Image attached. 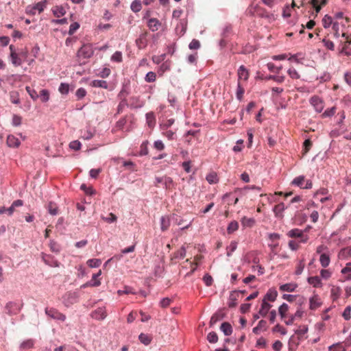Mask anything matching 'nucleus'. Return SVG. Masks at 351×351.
I'll return each instance as SVG.
<instances>
[{"label":"nucleus","instance_id":"f257e3e1","mask_svg":"<svg viewBox=\"0 0 351 351\" xmlns=\"http://www.w3.org/2000/svg\"><path fill=\"white\" fill-rule=\"evenodd\" d=\"M47 0L39 1L34 5H29L25 8V12L27 14L34 16L36 14V12L41 13L46 7Z\"/></svg>","mask_w":351,"mask_h":351},{"label":"nucleus","instance_id":"f03ea898","mask_svg":"<svg viewBox=\"0 0 351 351\" xmlns=\"http://www.w3.org/2000/svg\"><path fill=\"white\" fill-rule=\"evenodd\" d=\"M94 54L91 44H84L77 52V56L83 58H90Z\"/></svg>","mask_w":351,"mask_h":351},{"label":"nucleus","instance_id":"7ed1b4c3","mask_svg":"<svg viewBox=\"0 0 351 351\" xmlns=\"http://www.w3.org/2000/svg\"><path fill=\"white\" fill-rule=\"evenodd\" d=\"M278 295V292L274 289H270L267 292V293L264 295V298L262 301V304L261 307H271V306L268 303V301L273 302L276 300Z\"/></svg>","mask_w":351,"mask_h":351},{"label":"nucleus","instance_id":"20e7f679","mask_svg":"<svg viewBox=\"0 0 351 351\" xmlns=\"http://www.w3.org/2000/svg\"><path fill=\"white\" fill-rule=\"evenodd\" d=\"M304 232H306V230H302L298 228H293L287 232V236L291 238H300V242L304 243H306L308 240V235L304 234Z\"/></svg>","mask_w":351,"mask_h":351},{"label":"nucleus","instance_id":"39448f33","mask_svg":"<svg viewBox=\"0 0 351 351\" xmlns=\"http://www.w3.org/2000/svg\"><path fill=\"white\" fill-rule=\"evenodd\" d=\"M309 101L317 112L319 113L323 110L324 107V101L319 97L314 95L311 97Z\"/></svg>","mask_w":351,"mask_h":351},{"label":"nucleus","instance_id":"423d86ee","mask_svg":"<svg viewBox=\"0 0 351 351\" xmlns=\"http://www.w3.org/2000/svg\"><path fill=\"white\" fill-rule=\"evenodd\" d=\"M145 105V101L140 97L133 96L130 98L128 106L132 109L141 108Z\"/></svg>","mask_w":351,"mask_h":351},{"label":"nucleus","instance_id":"0eeeda50","mask_svg":"<svg viewBox=\"0 0 351 351\" xmlns=\"http://www.w3.org/2000/svg\"><path fill=\"white\" fill-rule=\"evenodd\" d=\"M45 313L51 318L64 321L65 315L58 311L57 308H45Z\"/></svg>","mask_w":351,"mask_h":351},{"label":"nucleus","instance_id":"6e6552de","mask_svg":"<svg viewBox=\"0 0 351 351\" xmlns=\"http://www.w3.org/2000/svg\"><path fill=\"white\" fill-rule=\"evenodd\" d=\"M42 259L46 265L50 267H58L60 265V263L51 255L43 254Z\"/></svg>","mask_w":351,"mask_h":351},{"label":"nucleus","instance_id":"1a4fd4ad","mask_svg":"<svg viewBox=\"0 0 351 351\" xmlns=\"http://www.w3.org/2000/svg\"><path fill=\"white\" fill-rule=\"evenodd\" d=\"M90 316L95 319L102 320L107 316V313L104 308H96L91 312Z\"/></svg>","mask_w":351,"mask_h":351},{"label":"nucleus","instance_id":"9d476101","mask_svg":"<svg viewBox=\"0 0 351 351\" xmlns=\"http://www.w3.org/2000/svg\"><path fill=\"white\" fill-rule=\"evenodd\" d=\"M101 271H99L97 274H94L92 276V279L87 282L86 283L82 285V288H85L86 287H98L100 285L101 282L97 280V278L101 275Z\"/></svg>","mask_w":351,"mask_h":351},{"label":"nucleus","instance_id":"9b49d317","mask_svg":"<svg viewBox=\"0 0 351 351\" xmlns=\"http://www.w3.org/2000/svg\"><path fill=\"white\" fill-rule=\"evenodd\" d=\"M238 79L239 81L240 80H243L244 81H247L249 78V71L246 69V67L244 65H241L239 66L238 71Z\"/></svg>","mask_w":351,"mask_h":351},{"label":"nucleus","instance_id":"f8f14e48","mask_svg":"<svg viewBox=\"0 0 351 351\" xmlns=\"http://www.w3.org/2000/svg\"><path fill=\"white\" fill-rule=\"evenodd\" d=\"M241 293L239 291H232L230 294L228 298V307H234L237 305V298L240 295Z\"/></svg>","mask_w":351,"mask_h":351},{"label":"nucleus","instance_id":"ddd939ff","mask_svg":"<svg viewBox=\"0 0 351 351\" xmlns=\"http://www.w3.org/2000/svg\"><path fill=\"white\" fill-rule=\"evenodd\" d=\"M146 37H147V35L145 33L141 34L139 36V37L136 40V44L138 49H144L147 46V41Z\"/></svg>","mask_w":351,"mask_h":351},{"label":"nucleus","instance_id":"4468645a","mask_svg":"<svg viewBox=\"0 0 351 351\" xmlns=\"http://www.w3.org/2000/svg\"><path fill=\"white\" fill-rule=\"evenodd\" d=\"M21 144L19 138L15 137L14 135H8L7 137V145L10 147H18Z\"/></svg>","mask_w":351,"mask_h":351},{"label":"nucleus","instance_id":"2eb2a0df","mask_svg":"<svg viewBox=\"0 0 351 351\" xmlns=\"http://www.w3.org/2000/svg\"><path fill=\"white\" fill-rule=\"evenodd\" d=\"M161 23L160 21L155 18H152L148 20L147 25L152 32H156L158 29Z\"/></svg>","mask_w":351,"mask_h":351},{"label":"nucleus","instance_id":"dca6fc26","mask_svg":"<svg viewBox=\"0 0 351 351\" xmlns=\"http://www.w3.org/2000/svg\"><path fill=\"white\" fill-rule=\"evenodd\" d=\"M300 341L301 339H298L296 336H292L288 343L289 350L295 351L299 346Z\"/></svg>","mask_w":351,"mask_h":351},{"label":"nucleus","instance_id":"f3484780","mask_svg":"<svg viewBox=\"0 0 351 351\" xmlns=\"http://www.w3.org/2000/svg\"><path fill=\"white\" fill-rule=\"evenodd\" d=\"M51 11L57 18L63 16L66 14V10L62 5H56L52 8Z\"/></svg>","mask_w":351,"mask_h":351},{"label":"nucleus","instance_id":"a211bd4d","mask_svg":"<svg viewBox=\"0 0 351 351\" xmlns=\"http://www.w3.org/2000/svg\"><path fill=\"white\" fill-rule=\"evenodd\" d=\"M186 248L184 246H182L179 250L175 252L171 256V260L174 259H183L186 256Z\"/></svg>","mask_w":351,"mask_h":351},{"label":"nucleus","instance_id":"6ab92c4d","mask_svg":"<svg viewBox=\"0 0 351 351\" xmlns=\"http://www.w3.org/2000/svg\"><path fill=\"white\" fill-rule=\"evenodd\" d=\"M307 281L314 287H321L322 286V280L317 276L308 277Z\"/></svg>","mask_w":351,"mask_h":351},{"label":"nucleus","instance_id":"aec40b11","mask_svg":"<svg viewBox=\"0 0 351 351\" xmlns=\"http://www.w3.org/2000/svg\"><path fill=\"white\" fill-rule=\"evenodd\" d=\"M90 86L93 87L103 88L107 89L108 88V82L102 80H94L90 82Z\"/></svg>","mask_w":351,"mask_h":351},{"label":"nucleus","instance_id":"412c9836","mask_svg":"<svg viewBox=\"0 0 351 351\" xmlns=\"http://www.w3.org/2000/svg\"><path fill=\"white\" fill-rule=\"evenodd\" d=\"M220 329L226 336H229L232 332V327L228 322L222 323Z\"/></svg>","mask_w":351,"mask_h":351},{"label":"nucleus","instance_id":"4be33fe9","mask_svg":"<svg viewBox=\"0 0 351 351\" xmlns=\"http://www.w3.org/2000/svg\"><path fill=\"white\" fill-rule=\"evenodd\" d=\"M285 208H286L284 203H280L274 207L273 211L276 217H280L282 216V213L285 210Z\"/></svg>","mask_w":351,"mask_h":351},{"label":"nucleus","instance_id":"5701e85b","mask_svg":"<svg viewBox=\"0 0 351 351\" xmlns=\"http://www.w3.org/2000/svg\"><path fill=\"white\" fill-rule=\"evenodd\" d=\"M160 228L162 231L167 230L170 226V219L168 216H162L160 218Z\"/></svg>","mask_w":351,"mask_h":351},{"label":"nucleus","instance_id":"b1692460","mask_svg":"<svg viewBox=\"0 0 351 351\" xmlns=\"http://www.w3.org/2000/svg\"><path fill=\"white\" fill-rule=\"evenodd\" d=\"M297 288V285L295 283H287L280 286V290L282 291L291 292Z\"/></svg>","mask_w":351,"mask_h":351},{"label":"nucleus","instance_id":"393cba45","mask_svg":"<svg viewBox=\"0 0 351 351\" xmlns=\"http://www.w3.org/2000/svg\"><path fill=\"white\" fill-rule=\"evenodd\" d=\"M138 339L142 343L147 346L151 343L152 337L149 335L141 333L138 336Z\"/></svg>","mask_w":351,"mask_h":351},{"label":"nucleus","instance_id":"a878e982","mask_svg":"<svg viewBox=\"0 0 351 351\" xmlns=\"http://www.w3.org/2000/svg\"><path fill=\"white\" fill-rule=\"evenodd\" d=\"M320 264L323 267H326L330 264V256L328 254L323 253L321 254L319 257Z\"/></svg>","mask_w":351,"mask_h":351},{"label":"nucleus","instance_id":"bb28decb","mask_svg":"<svg viewBox=\"0 0 351 351\" xmlns=\"http://www.w3.org/2000/svg\"><path fill=\"white\" fill-rule=\"evenodd\" d=\"M310 307H317L322 305V301L317 295H314L310 300Z\"/></svg>","mask_w":351,"mask_h":351},{"label":"nucleus","instance_id":"cd10ccee","mask_svg":"<svg viewBox=\"0 0 351 351\" xmlns=\"http://www.w3.org/2000/svg\"><path fill=\"white\" fill-rule=\"evenodd\" d=\"M224 313L221 311H219L215 314H214L210 319V324L213 325L216 324L218 321L222 319L224 317Z\"/></svg>","mask_w":351,"mask_h":351},{"label":"nucleus","instance_id":"c85d7f7f","mask_svg":"<svg viewBox=\"0 0 351 351\" xmlns=\"http://www.w3.org/2000/svg\"><path fill=\"white\" fill-rule=\"evenodd\" d=\"M10 101L14 104H20V99H19V92L16 90L10 91Z\"/></svg>","mask_w":351,"mask_h":351},{"label":"nucleus","instance_id":"c756f323","mask_svg":"<svg viewBox=\"0 0 351 351\" xmlns=\"http://www.w3.org/2000/svg\"><path fill=\"white\" fill-rule=\"evenodd\" d=\"M305 177L304 176H299L295 177L291 182V184L303 189V182H304Z\"/></svg>","mask_w":351,"mask_h":351},{"label":"nucleus","instance_id":"7c9ffc66","mask_svg":"<svg viewBox=\"0 0 351 351\" xmlns=\"http://www.w3.org/2000/svg\"><path fill=\"white\" fill-rule=\"evenodd\" d=\"M47 209L51 215H56L58 214V208L54 202H50L47 206Z\"/></svg>","mask_w":351,"mask_h":351},{"label":"nucleus","instance_id":"2f4dec72","mask_svg":"<svg viewBox=\"0 0 351 351\" xmlns=\"http://www.w3.org/2000/svg\"><path fill=\"white\" fill-rule=\"evenodd\" d=\"M162 185L167 189H170L174 186V182L171 178L164 176L163 177V184Z\"/></svg>","mask_w":351,"mask_h":351},{"label":"nucleus","instance_id":"473e14b6","mask_svg":"<svg viewBox=\"0 0 351 351\" xmlns=\"http://www.w3.org/2000/svg\"><path fill=\"white\" fill-rule=\"evenodd\" d=\"M241 222L243 227H252L255 223V220L254 218H247L246 217H243L241 219Z\"/></svg>","mask_w":351,"mask_h":351},{"label":"nucleus","instance_id":"72a5a7b5","mask_svg":"<svg viewBox=\"0 0 351 351\" xmlns=\"http://www.w3.org/2000/svg\"><path fill=\"white\" fill-rule=\"evenodd\" d=\"M117 293L119 295H122L124 294L129 295V294H135L136 293L134 289L129 286L124 287L123 289L119 290L117 291Z\"/></svg>","mask_w":351,"mask_h":351},{"label":"nucleus","instance_id":"f704fd0d","mask_svg":"<svg viewBox=\"0 0 351 351\" xmlns=\"http://www.w3.org/2000/svg\"><path fill=\"white\" fill-rule=\"evenodd\" d=\"M130 8L134 12H138L142 8L141 1L134 0L130 5Z\"/></svg>","mask_w":351,"mask_h":351},{"label":"nucleus","instance_id":"c9c22d12","mask_svg":"<svg viewBox=\"0 0 351 351\" xmlns=\"http://www.w3.org/2000/svg\"><path fill=\"white\" fill-rule=\"evenodd\" d=\"M239 228V223L237 221H232L229 223L227 227V232L229 234H232Z\"/></svg>","mask_w":351,"mask_h":351},{"label":"nucleus","instance_id":"e433bc0d","mask_svg":"<svg viewBox=\"0 0 351 351\" xmlns=\"http://www.w3.org/2000/svg\"><path fill=\"white\" fill-rule=\"evenodd\" d=\"M50 250L55 253H59L61 250V246L54 240H50L49 241Z\"/></svg>","mask_w":351,"mask_h":351},{"label":"nucleus","instance_id":"4c0bfd02","mask_svg":"<svg viewBox=\"0 0 351 351\" xmlns=\"http://www.w3.org/2000/svg\"><path fill=\"white\" fill-rule=\"evenodd\" d=\"M162 131V135L165 136L168 140H174L176 137V132L171 130L166 129Z\"/></svg>","mask_w":351,"mask_h":351},{"label":"nucleus","instance_id":"58836bf2","mask_svg":"<svg viewBox=\"0 0 351 351\" xmlns=\"http://www.w3.org/2000/svg\"><path fill=\"white\" fill-rule=\"evenodd\" d=\"M285 77L284 75H269L265 77L266 80H273L278 84H281L285 81Z\"/></svg>","mask_w":351,"mask_h":351},{"label":"nucleus","instance_id":"ea45409f","mask_svg":"<svg viewBox=\"0 0 351 351\" xmlns=\"http://www.w3.org/2000/svg\"><path fill=\"white\" fill-rule=\"evenodd\" d=\"M332 23V17L328 14H326L322 19V25L325 29L328 28Z\"/></svg>","mask_w":351,"mask_h":351},{"label":"nucleus","instance_id":"a19ab883","mask_svg":"<svg viewBox=\"0 0 351 351\" xmlns=\"http://www.w3.org/2000/svg\"><path fill=\"white\" fill-rule=\"evenodd\" d=\"M42 102H47L49 100V92L47 89H42L39 94Z\"/></svg>","mask_w":351,"mask_h":351},{"label":"nucleus","instance_id":"79ce46f5","mask_svg":"<svg viewBox=\"0 0 351 351\" xmlns=\"http://www.w3.org/2000/svg\"><path fill=\"white\" fill-rule=\"evenodd\" d=\"M258 15L261 17V18H265V19H267L269 20L270 19H274V15L267 12L264 9H258Z\"/></svg>","mask_w":351,"mask_h":351},{"label":"nucleus","instance_id":"37998d69","mask_svg":"<svg viewBox=\"0 0 351 351\" xmlns=\"http://www.w3.org/2000/svg\"><path fill=\"white\" fill-rule=\"evenodd\" d=\"M10 58H11L12 63L14 66H18L22 64V60H21V58H19L18 57V55L16 53H10Z\"/></svg>","mask_w":351,"mask_h":351},{"label":"nucleus","instance_id":"c03bdc74","mask_svg":"<svg viewBox=\"0 0 351 351\" xmlns=\"http://www.w3.org/2000/svg\"><path fill=\"white\" fill-rule=\"evenodd\" d=\"M34 342L32 339H27L21 343L20 348L23 350H27L33 348Z\"/></svg>","mask_w":351,"mask_h":351},{"label":"nucleus","instance_id":"a18cd8bd","mask_svg":"<svg viewBox=\"0 0 351 351\" xmlns=\"http://www.w3.org/2000/svg\"><path fill=\"white\" fill-rule=\"evenodd\" d=\"M308 331V328L306 327L305 326H302L300 328V329H298L296 332H295V335L296 337L298 339H304V334Z\"/></svg>","mask_w":351,"mask_h":351},{"label":"nucleus","instance_id":"49530a36","mask_svg":"<svg viewBox=\"0 0 351 351\" xmlns=\"http://www.w3.org/2000/svg\"><path fill=\"white\" fill-rule=\"evenodd\" d=\"M244 93V89L241 86V84L239 82L237 83V92H236V97L238 100L241 101L243 99Z\"/></svg>","mask_w":351,"mask_h":351},{"label":"nucleus","instance_id":"de8ad7c7","mask_svg":"<svg viewBox=\"0 0 351 351\" xmlns=\"http://www.w3.org/2000/svg\"><path fill=\"white\" fill-rule=\"evenodd\" d=\"M87 264L90 267L96 268V267H99L101 265V261L100 259H98V258H93V259H89L87 261Z\"/></svg>","mask_w":351,"mask_h":351},{"label":"nucleus","instance_id":"09e8293b","mask_svg":"<svg viewBox=\"0 0 351 351\" xmlns=\"http://www.w3.org/2000/svg\"><path fill=\"white\" fill-rule=\"evenodd\" d=\"M237 243L234 241H231L230 244L227 247V256L230 257L232 252L236 250Z\"/></svg>","mask_w":351,"mask_h":351},{"label":"nucleus","instance_id":"8fccbe9b","mask_svg":"<svg viewBox=\"0 0 351 351\" xmlns=\"http://www.w3.org/2000/svg\"><path fill=\"white\" fill-rule=\"evenodd\" d=\"M25 89H26L27 93L29 94V95L30 96V97L34 101L36 100L39 97V95L37 93V92L34 89L30 88L29 86H26Z\"/></svg>","mask_w":351,"mask_h":351},{"label":"nucleus","instance_id":"3c124183","mask_svg":"<svg viewBox=\"0 0 351 351\" xmlns=\"http://www.w3.org/2000/svg\"><path fill=\"white\" fill-rule=\"evenodd\" d=\"M86 90L84 88H79L75 92V96L77 100L83 99L86 95Z\"/></svg>","mask_w":351,"mask_h":351},{"label":"nucleus","instance_id":"603ef678","mask_svg":"<svg viewBox=\"0 0 351 351\" xmlns=\"http://www.w3.org/2000/svg\"><path fill=\"white\" fill-rule=\"evenodd\" d=\"M58 90L62 95H67L69 92V85L62 82L59 86Z\"/></svg>","mask_w":351,"mask_h":351},{"label":"nucleus","instance_id":"864d4df0","mask_svg":"<svg viewBox=\"0 0 351 351\" xmlns=\"http://www.w3.org/2000/svg\"><path fill=\"white\" fill-rule=\"evenodd\" d=\"M128 106V103L126 99V98L123 97L121 99V101L119 102L118 106H117V113L119 114L123 111V109L125 107Z\"/></svg>","mask_w":351,"mask_h":351},{"label":"nucleus","instance_id":"5fc2aeb1","mask_svg":"<svg viewBox=\"0 0 351 351\" xmlns=\"http://www.w3.org/2000/svg\"><path fill=\"white\" fill-rule=\"evenodd\" d=\"M101 219L108 223H112L117 221V217L114 214L110 213L107 217L102 216Z\"/></svg>","mask_w":351,"mask_h":351},{"label":"nucleus","instance_id":"6e6d98bb","mask_svg":"<svg viewBox=\"0 0 351 351\" xmlns=\"http://www.w3.org/2000/svg\"><path fill=\"white\" fill-rule=\"evenodd\" d=\"M287 73L290 76L291 78L298 80L300 77L298 72L293 67L289 68L287 71Z\"/></svg>","mask_w":351,"mask_h":351},{"label":"nucleus","instance_id":"4d7b16f0","mask_svg":"<svg viewBox=\"0 0 351 351\" xmlns=\"http://www.w3.org/2000/svg\"><path fill=\"white\" fill-rule=\"evenodd\" d=\"M207 340L210 343H217V341H218V336L217 335L216 332H209L207 335Z\"/></svg>","mask_w":351,"mask_h":351},{"label":"nucleus","instance_id":"13d9d810","mask_svg":"<svg viewBox=\"0 0 351 351\" xmlns=\"http://www.w3.org/2000/svg\"><path fill=\"white\" fill-rule=\"evenodd\" d=\"M207 182L210 184H215L218 182L217 176L215 173H209L206 178Z\"/></svg>","mask_w":351,"mask_h":351},{"label":"nucleus","instance_id":"bf43d9fd","mask_svg":"<svg viewBox=\"0 0 351 351\" xmlns=\"http://www.w3.org/2000/svg\"><path fill=\"white\" fill-rule=\"evenodd\" d=\"M156 75L153 71L148 72L145 75V81L147 82H154L156 81Z\"/></svg>","mask_w":351,"mask_h":351},{"label":"nucleus","instance_id":"052dcab7","mask_svg":"<svg viewBox=\"0 0 351 351\" xmlns=\"http://www.w3.org/2000/svg\"><path fill=\"white\" fill-rule=\"evenodd\" d=\"M111 60L113 62H121L122 61V53L121 51L114 52L111 56Z\"/></svg>","mask_w":351,"mask_h":351},{"label":"nucleus","instance_id":"680f3d73","mask_svg":"<svg viewBox=\"0 0 351 351\" xmlns=\"http://www.w3.org/2000/svg\"><path fill=\"white\" fill-rule=\"evenodd\" d=\"M175 120L173 119H168L165 123L160 124V127L161 130L169 129Z\"/></svg>","mask_w":351,"mask_h":351},{"label":"nucleus","instance_id":"e2e57ef3","mask_svg":"<svg viewBox=\"0 0 351 351\" xmlns=\"http://www.w3.org/2000/svg\"><path fill=\"white\" fill-rule=\"evenodd\" d=\"M80 189L83 190L86 195H92L95 193V191L92 187H88L84 184L81 185Z\"/></svg>","mask_w":351,"mask_h":351},{"label":"nucleus","instance_id":"0e129e2a","mask_svg":"<svg viewBox=\"0 0 351 351\" xmlns=\"http://www.w3.org/2000/svg\"><path fill=\"white\" fill-rule=\"evenodd\" d=\"M200 47V43L197 39H193L189 45V48L191 50L198 49Z\"/></svg>","mask_w":351,"mask_h":351},{"label":"nucleus","instance_id":"69168bd1","mask_svg":"<svg viewBox=\"0 0 351 351\" xmlns=\"http://www.w3.org/2000/svg\"><path fill=\"white\" fill-rule=\"evenodd\" d=\"M322 43L325 47L328 49L333 51L335 49V45L332 41L324 38L322 40Z\"/></svg>","mask_w":351,"mask_h":351},{"label":"nucleus","instance_id":"338daca9","mask_svg":"<svg viewBox=\"0 0 351 351\" xmlns=\"http://www.w3.org/2000/svg\"><path fill=\"white\" fill-rule=\"evenodd\" d=\"M81 143L79 141H71L70 143H69V147L71 149H73V150H75V151H77L79 149H80L81 148Z\"/></svg>","mask_w":351,"mask_h":351},{"label":"nucleus","instance_id":"774afa93","mask_svg":"<svg viewBox=\"0 0 351 351\" xmlns=\"http://www.w3.org/2000/svg\"><path fill=\"white\" fill-rule=\"evenodd\" d=\"M340 255L346 257L351 256V245L345 248H343L340 252Z\"/></svg>","mask_w":351,"mask_h":351}]
</instances>
